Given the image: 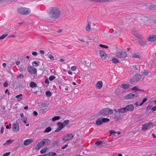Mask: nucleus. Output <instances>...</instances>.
I'll list each match as a JSON object with an SVG mask.
<instances>
[{"instance_id": "42", "label": "nucleus", "mask_w": 156, "mask_h": 156, "mask_svg": "<svg viewBox=\"0 0 156 156\" xmlns=\"http://www.w3.org/2000/svg\"><path fill=\"white\" fill-rule=\"evenodd\" d=\"M45 94L47 96L50 97L52 95V94L49 91H47L45 92Z\"/></svg>"}, {"instance_id": "27", "label": "nucleus", "mask_w": 156, "mask_h": 156, "mask_svg": "<svg viewBox=\"0 0 156 156\" xmlns=\"http://www.w3.org/2000/svg\"><path fill=\"white\" fill-rule=\"evenodd\" d=\"M29 86L30 87L34 88L36 87L37 86V85L34 82L31 81L30 82Z\"/></svg>"}, {"instance_id": "15", "label": "nucleus", "mask_w": 156, "mask_h": 156, "mask_svg": "<svg viewBox=\"0 0 156 156\" xmlns=\"http://www.w3.org/2000/svg\"><path fill=\"white\" fill-rule=\"evenodd\" d=\"M125 109L126 112L127 111H132L133 110L134 108V106L132 104H130L126 105L125 107Z\"/></svg>"}, {"instance_id": "13", "label": "nucleus", "mask_w": 156, "mask_h": 156, "mask_svg": "<svg viewBox=\"0 0 156 156\" xmlns=\"http://www.w3.org/2000/svg\"><path fill=\"white\" fill-rule=\"evenodd\" d=\"M152 124V122H150L143 124L142 127V129L144 131H146L149 128L150 126Z\"/></svg>"}, {"instance_id": "43", "label": "nucleus", "mask_w": 156, "mask_h": 156, "mask_svg": "<svg viewBox=\"0 0 156 156\" xmlns=\"http://www.w3.org/2000/svg\"><path fill=\"white\" fill-rule=\"evenodd\" d=\"M60 117L59 116H55L53 117L52 119V120L53 121L59 119Z\"/></svg>"}, {"instance_id": "16", "label": "nucleus", "mask_w": 156, "mask_h": 156, "mask_svg": "<svg viewBox=\"0 0 156 156\" xmlns=\"http://www.w3.org/2000/svg\"><path fill=\"white\" fill-rule=\"evenodd\" d=\"M138 42L140 45L142 46H144L146 45L147 44V41L144 40H143L142 39L139 40L138 41Z\"/></svg>"}, {"instance_id": "41", "label": "nucleus", "mask_w": 156, "mask_h": 156, "mask_svg": "<svg viewBox=\"0 0 156 156\" xmlns=\"http://www.w3.org/2000/svg\"><path fill=\"white\" fill-rule=\"evenodd\" d=\"M69 120H64L63 123H62L64 126V127L65 126L68 124L69 123Z\"/></svg>"}, {"instance_id": "58", "label": "nucleus", "mask_w": 156, "mask_h": 156, "mask_svg": "<svg viewBox=\"0 0 156 156\" xmlns=\"http://www.w3.org/2000/svg\"><path fill=\"white\" fill-rule=\"evenodd\" d=\"M147 98L146 97L144 98L143 100H142V102L144 103L147 100Z\"/></svg>"}, {"instance_id": "62", "label": "nucleus", "mask_w": 156, "mask_h": 156, "mask_svg": "<svg viewBox=\"0 0 156 156\" xmlns=\"http://www.w3.org/2000/svg\"><path fill=\"white\" fill-rule=\"evenodd\" d=\"M10 154V152H7L3 154V156H9Z\"/></svg>"}, {"instance_id": "6", "label": "nucleus", "mask_w": 156, "mask_h": 156, "mask_svg": "<svg viewBox=\"0 0 156 156\" xmlns=\"http://www.w3.org/2000/svg\"><path fill=\"white\" fill-rule=\"evenodd\" d=\"M141 78L142 76L141 75L136 74L130 79L129 83L130 84H133V83L140 81Z\"/></svg>"}, {"instance_id": "12", "label": "nucleus", "mask_w": 156, "mask_h": 156, "mask_svg": "<svg viewBox=\"0 0 156 156\" xmlns=\"http://www.w3.org/2000/svg\"><path fill=\"white\" fill-rule=\"evenodd\" d=\"M57 126H58V128L55 131V132H57L59 131L62 129L64 127V126L63 125L62 123L61 122H58L57 123Z\"/></svg>"}, {"instance_id": "59", "label": "nucleus", "mask_w": 156, "mask_h": 156, "mask_svg": "<svg viewBox=\"0 0 156 156\" xmlns=\"http://www.w3.org/2000/svg\"><path fill=\"white\" fill-rule=\"evenodd\" d=\"M143 73L145 75H148L149 73L147 72L146 70H144V72H143Z\"/></svg>"}, {"instance_id": "4", "label": "nucleus", "mask_w": 156, "mask_h": 156, "mask_svg": "<svg viewBox=\"0 0 156 156\" xmlns=\"http://www.w3.org/2000/svg\"><path fill=\"white\" fill-rule=\"evenodd\" d=\"M59 87L61 90L63 92L66 93L68 92V90L70 89L71 87L70 84H66L64 83H61V84L59 85Z\"/></svg>"}, {"instance_id": "55", "label": "nucleus", "mask_w": 156, "mask_h": 156, "mask_svg": "<svg viewBox=\"0 0 156 156\" xmlns=\"http://www.w3.org/2000/svg\"><path fill=\"white\" fill-rule=\"evenodd\" d=\"M17 77L20 79H23L24 77V76L23 75L20 74L18 76H17Z\"/></svg>"}, {"instance_id": "56", "label": "nucleus", "mask_w": 156, "mask_h": 156, "mask_svg": "<svg viewBox=\"0 0 156 156\" xmlns=\"http://www.w3.org/2000/svg\"><path fill=\"white\" fill-rule=\"evenodd\" d=\"M76 69V66H73L71 68V69L72 71L75 70Z\"/></svg>"}, {"instance_id": "5", "label": "nucleus", "mask_w": 156, "mask_h": 156, "mask_svg": "<svg viewBox=\"0 0 156 156\" xmlns=\"http://www.w3.org/2000/svg\"><path fill=\"white\" fill-rule=\"evenodd\" d=\"M18 12L23 15H27L30 12V9L27 8H20L17 9Z\"/></svg>"}, {"instance_id": "39", "label": "nucleus", "mask_w": 156, "mask_h": 156, "mask_svg": "<svg viewBox=\"0 0 156 156\" xmlns=\"http://www.w3.org/2000/svg\"><path fill=\"white\" fill-rule=\"evenodd\" d=\"M156 7V6L154 5H149L148 7L149 9L151 10H153L155 9Z\"/></svg>"}, {"instance_id": "35", "label": "nucleus", "mask_w": 156, "mask_h": 156, "mask_svg": "<svg viewBox=\"0 0 156 156\" xmlns=\"http://www.w3.org/2000/svg\"><path fill=\"white\" fill-rule=\"evenodd\" d=\"M131 69L133 71H135L137 70L138 69L137 66L136 65L131 66Z\"/></svg>"}, {"instance_id": "29", "label": "nucleus", "mask_w": 156, "mask_h": 156, "mask_svg": "<svg viewBox=\"0 0 156 156\" xmlns=\"http://www.w3.org/2000/svg\"><path fill=\"white\" fill-rule=\"evenodd\" d=\"M134 36L137 37V38H138L139 39H143V36H142L141 35H140V34H138V33H135L134 34Z\"/></svg>"}, {"instance_id": "11", "label": "nucleus", "mask_w": 156, "mask_h": 156, "mask_svg": "<svg viewBox=\"0 0 156 156\" xmlns=\"http://www.w3.org/2000/svg\"><path fill=\"white\" fill-rule=\"evenodd\" d=\"M28 71L31 74H34V76L37 75L36 69L31 66H28L27 68Z\"/></svg>"}, {"instance_id": "64", "label": "nucleus", "mask_w": 156, "mask_h": 156, "mask_svg": "<svg viewBox=\"0 0 156 156\" xmlns=\"http://www.w3.org/2000/svg\"><path fill=\"white\" fill-rule=\"evenodd\" d=\"M151 110L153 111H156V105L155 106H153L151 108Z\"/></svg>"}, {"instance_id": "37", "label": "nucleus", "mask_w": 156, "mask_h": 156, "mask_svg": "<svg viewBox=\"0 0 156 156\" xmlns=\"http://www.w3.org/2000/svg\"><path fill=\"white\" fill-rule=\"evenodd\" d=\"M89 67H90V68L94 69L96 68V66L95 64L94 63H90V64L89 65Z\"/></svg>"}, {"instance_id": "3", "label": "nucleus", "mask_w": 156, "mask_h": 156, "mask_svg": "<svg viewBox=\"0 0 156 156\" xmlns=\"http://www.w3.org/2000/svg\"><path fill=\"white\" fill-rule=\"evenodd\" d=\"M12 86L13 88L15 89L22 90L23 88V85L18 83L16 80H13L12 82Z\"/></svg>"}, {"instance_id": "31", "label": "nucleus", "mask_w": 156, "mask_h": 156, "mask_svg": "<svg viewBox=\"0 0 156 156\" xmlns=\"http://www.w3.org/2000/svg\"><path fill=\"white\" fill-rule=\"evenodd\" d=\"M112 61L113 63L117 64L119 62V60L116 58H114L112 59Z\"/></svg>"}, {"instance_id": "25", "label": "nucleus", "mask_w": 156, "mask_h": 156, "mask_svg": "<svg viewBox=\"0 0 156 156\" xmlns=\"http://www.w3.org/2000/svg\"><path fill=\"white\" fill-rule=\"evenodd\" d=\"M130 85L129 84L125 83L122 84L121 85V87L124 89H128Z\"/></svg>"}, {"instance_id": "19", "label": "nucleus", "mask_w": 156, "mask_h": 156, "mask_svg": "<svg viewBox=\"0 0 156 156\" xmlns=\"http://www.w3.org/2000/svg\"><path fill=\"white\" fill-rule=\"evenodd\" d=\"M98 114L100 115H103L104 116H105L106 115V112L105 108L101 110Z\"/></svg>"}, {"instance_id": "60", "label": "nucleus", "mask_w": 156, "mask_h": 156, "mask_svg": "<svg viewBox=\"0 0 156 156\" xmlns=\"http://www.w3.org/2000/svg\"><path fill=\"white\" fill-rule=\"evenodd\" d=\"M32 54L33 55L35 56H37L38 54L37 52L35 51H32Z\"/></svg>"}, {"instance_id": "14", "label": "nucleus", "mask_w": 156, "mask_h": 156, "mask_svg": "<svg viewBox=\"0 0 156 156\" xmlns=\"http://www.w3.org/2000/svg\"><path fill=\"white\" fill-rule=\"evenodd\" d=\"M100 56L102 59H105L107 57V54L104 51L102 50H100L99 51Z\"/></svg>"}, {"instance_id": "34", "label": "nucleus", "mask_w": 156, "mask_h": 156, "mask_svg": "<svg viewBox=\"0 0 156 156\" xmlns=\"http://www.w3.org/2000/svg\"><path fill=\"white\" fill-rule=\"evenodd\" d=\"M51 128L50 127H47L44 131V133H48L51 131Z\"/></svg>"}, {"instance_id": "49", "label": "nucleus", "mask_w": 156, "mask_h": 156, "mask_svg": "<svg viewBox=\"0 0 156 156\" xmlns=\"http://www.w3.org/2000/svg\"><path fill=\"white\" fill-rule=\"evenodd\" d=\"M102 143V141H98L95 142V144L97 145H99L101 144Z\"/></svg>"}, {"instance_id": "54", "label": "nucleus", "mask_w": 156, "mask_h": 156, "mask_svg": "<svg viewBox=\"0 0 156 156\" xmlns=\"http://www.w3.org/2000/svg\"><path fill=\"white\" fill-rule=\"evenodd\" d=\"M133 57L136 58H140L139 56L137 54H134L133 55Z\"/></svg>"}, {"instance_id": "8", "label": "nucleus", "mask_w": 156, "mask_h": 156, "mask_svg": "<svg viewBox=\"0 0 156 156\" xmlns=\"http://www.w3.org/2000/svg\"><path fill=\"white\" fill-rule=\"evenodd\" d=\"M115 54L116 56L119 58H125L127 56L126 52L121 50L117 51Z\"/></svg>"}, {"instance_id": "1", "label": "nucleus", "mask_w": 156, "mask_h": 156, "mask_svg": "<svg viewBox=\"0 0 156 156\" xmlns=\"http://www.w3.org/2000/svg\"><path fill=\"white\" fill-rule=\"evenodd\" d=\"M61 12L59 9L56 7H51L48 12L49 18L51 19L58 18L60 16Z\"/></svg>"}, {"instance_id": "53", "label": "nucleus", "mask_w": 156, "mask_h": 156, "mask_svg": "<svg viewBox=\"0 0 156 156\" xmlns=\"http://www.w3.org/2000/svg\"><path fill=\"white\" fill-rule=\"evenodd\" d=\"M132 90H135V91L140 90L137 88V87H133L132 88Z\"/></svg>"}, {"instance_id": "26", "label": "nucleus", "mask_w": 156, "mask_h": 156, "mask_svg": "<svg viewBox=\"0 0 156 156\" xmlns=\"http://www.w3.org/2000/svg\"><path fill=\"white\" fill-rule=\"evenodd\" d=\"M91 22L88 21L87 23V24L86 27V30L87 31H89L90 30V26L91 25Z\"/></svg>"}, {"instance_id": "20", "label": "nucleus", "mask_w": 156, "mask_h": 156, "mask_svg": "<svg viewBox=\"0 0 156 156\" xmlns=\"http://www.w3.org/2000/svg\"><path fill=\"white\" fill-rule=\"evenodd\" d=\"M102 82L101 81H98L96 84V86L97 88L100 89L102 87Z\"/></svg>"}, {"instance_id": "17", "label": "nucleus", "mask_w": 156, "mask_h": 156, "mask_svg": "<svg viewBox=\"0 0 156 156\" xmlns=\"http://www.w3.org/2000/svg\"><path fill=\"white\" fill-rule=\"evenodd\" d=\"M33 140L32 139H28L24 140L23 142V144L25 146H27L32 143Z\"/></svg>"}, {"instance_id": "9", "label": "nucleus", "mask_w": 156, "mask_h": 156, "mask_svg": "<svg viewBox=\"0 0 156 156\" xmlns=\"http://www.w3.org/2000/svg\"><path fill=\"white\" fill-rule=\"evenodd\" d=\"M73 137L74 136L72 134L69 133L63 136L62 138V140L63 141H69L72 139Z\"/></svg>"}, {"instance_id": "57", "label": "nucleus", "mask_w": 156, "mask_h": 156, "mask_svg": "<svg viewBox=\"0 0 156 156\" xmlns=\"http://www.w3.org/2000/svg\"><path fill=\"white\" fill-rule=\"evenodd\" d=\"M3 85L4 87H6L8 86V83L6 81L4 83Z\"/></svg>"}, {"instance_id": "32", "label": "nucleus", "mask_w": 156, "mask_h": 156, "mask_svg": "<svg viewBox=\"0 0 156 156\" xmlns=\"http://www.w3.org/2000/svg\"><path fill=\"white\" fill-rule=\"evenodd\" d=\"M40 62L38 61H34L33 62L32 64L34 66H37L39 65Z\"/></svg>"}, {"instance_id": "40", "label": "nucleus", "mask_w": 156, "mask_h": 156, "mask_svg": "<svg viewBox=\"0 0 156 156\" xmlns=\"http://www.w3.org/2000/svg\"><path fill=\"white\" fill-rule=\"evenodd\" d=\"M47 55H48V58L51 60H54V56L51 54H50L49 53H48Z\"/></svg>"}, {"instance_id": "63", "label": "nucleus", "mask_w": 156, "mask_h": 156, "mask_svg": "<svg viewBox=\"0 0 156 156\" xmlns=\"http://www.w3.org/2000/svg\"><path fill=\"white\" fill-rule=\"evenodd\" d=\"M33 115L35 116H36L37 115V113L36 111H34L33 112Z\"/></svg>"}, {"instance_id": "46", "label": "nucleus", "mask_w": 156, "mask_h": 156, "mask_svg": "<svg viewBox=\"0 0 156 156\" xmlns=\"http://www.w3.org/2000/svg\"><path fill=\"white\" fill-rule=\"evenodd\" d=\"M99 46L100 47H101L104 48L106 49H107L108 48V47L107 46L102 44H99Z\"/></svg>"}, {"instance_id": "36", "label": "nucleus", "mask_w": 156, "mask_h": 156, "mask_svg": "<svg viewBox=\"0 0 156 156\" xmlns=\"http://www.w3.org/2000/svg\"><path fill=\"white\" fill-rule=\"evenodd\" d=\"M47 149L48 148H47V147H46L43 148L40 151V153L41 154H43L47 150Z\"/></svg>"}, {"instance_id": "30", "label": "nucleus", "mask_w": 156, "mask_h": 156, "mask_svg": "<svg viewBox=\"0 0 156 156\" xmlns=\"http://www.w3.org/2000/svg\"><path fill=\"white\" fill-rule=\"evenodd\" d=\"M44 154H46V156H55L56 154L54 152H49Z\"/></svg>"}, {"instance_id": "45", "label": "nucleus", "mask_w": 156, "mask_h": 156, "mask_svg": "<svg viewBox=\"0 0 156 156\" xmlns=\"http://www.w3.org/2000/svg\"><path fill=\"white\" fill-rule=\"evenodd\" d=\"M7 35V34H5L0 36V40L4 39Z\"/></svg>"}, {"instance_id": "2", "label": "nucleus", "mask_w": 156, "mask_h": 156, "mask_svg": "<svg viewBox=\"0 0 156 156\" xmlns=\"http://www.w3.org/2000/svg\"><path fill=\"white\" fill-rule=\"evenodd\" d=\"M51 143V140L48 138L43 139L37 145L36 148L39 149L44 146H47Z\"/></svg>"}, {"instance_id": "22", "label": "nucleus", "mask_w": 156, "mask_h": 156, "mask_svg": "<svg viewBox=\"0 0 156 156\" xmlns=\"http://www.w3.org/2000/svg\"><path fill=\"white\" fill-rule=\"evenodd\" d=\"M114 119H116V120H120L121 119V117L120 116V114H119V112L115 113V115L114 117Z\"/></svg>"}, {"instance_id": "61", "label": "nucleus", "mask_w": 156, "mask_h": 156, "mask_svg": "<svg viewBox=\"0 0 156 156\" xmlns=\"http://www.w3.org/2000/svg\"><path fill=\"white\" fill-rule=\"evenodd\" d=\"M27 118H24V119H21V120L22 121V122L24 123V124H26V120Z\"/></svg>"}, {"instance_id": "33", "label": "nucleus", "mask_w": 156, "mask_h": 156, "mask_svg": "<svg viewBox=\"0 0 156 156\" xmlns=\"http://www.w3.org/2000/svg\"><path fill=\"white\" fill-rule=\"evenodd\" d=\"M12 140H7L5 143H4L3 145L4 146L9 144H12Z\"/></svg>"}, {"instance_id": "28", "label": "nucleus", "mask_w": 156, "mask_h": 156, "mask_svg": "<svg viewBox=\"0 0 156 156\" xmlns=\"http://www.w3.org/2000/svg\"><path fill=\"white\" fill-rule=\"evenodd\" d=\"M102 121L101 119L100 118H98L95 122V124L96 125L98 126L102 124Z\"/></svg>"}, {"instance_id": "50", "label": "nucleus", "mask_w": 156, "mask_h": 156, "mask_svg": "<svg viewBox=\"0 0 156 156\" xmlns=\"http://www.w3.org/2000/svg\"><path fill=\"white\" fill-rule=\"evenodd\" d=\"M110 135H111L112 134H115L116 133V132L113 130H109Z\"/></svg>"}, {"instance_id": "44", "label": "nucleus", "mask_w": 156, "mask_h": 156, "mask_svg": "<svg viewBox=\"0 0 156 156\" xmlns=\"http://www.w3.org/2000/svg\"><path fill=\"white\" fill-rule=\"evenodd\" d=\"M41 108H43L47 107V105L46 103H42L41 105Z\"/></svg>"}, {"instance_id": "51", "label": "nucleus", "mask_w": 156, "mask_h": 156, "mask_svg": "<svg viewBox=\"0 0 156 156\" xmlns=\"http://www.w3.org/2000/svg\"><path fill=\"white\" fill-rule=\"evenodd\" d=\"M22 96H23V95L22 94H20L16 95V98L18 99L20 98V100H21L22 99V98H20V97H21Z\"/></svg>"}, {"instance_id": "38", "label": "nucleus", "mask_w": 156, "mask_h": 156, "mask_svg": "<svg viewBox=\"0 0 156 156\" xmlns=\"http://www.w3.org/2000/svg\"><path fill=\"white\" fill-rule=\"evenodd\" d=\"M102 123H105L106 122H108L109 121V119L103 118L102 119H101Z\"/></svg>"}, {"instance_id": "18", "label": "nucleus", "mask_w": 156, "mask_h": 156, "mask_svg": "<svg viewBox=\"0 0 156 156\" xmlns=\"http://www.w3.org/2000/svg\"><path fill=\"white\" fill-rule=\"evenodd\" d=\"M148 40L150 41H154L156 40V35H150L148 38Z\"/></svg>"}, {"instance_id": "10", "label": "nucleus", "mask_w": 156, "mask_h": 156, "mask_svg": "<svg viewBox=\"0 0 156 156\" xmlns=\"http://www.w3.org/2000/svg\"><path fill=\"white\" fill-rule=\"evenodd\" d=\"M19 123L17 122H15L12 125V131L15 133H17L19 131Z\"/></svg>"}, {"instance_id": "48", "label": "nucleus", "mask_w": 156, "mask_h": 156, "mask_svg": "<svg viewBox=\"0 0 156 156\" xmlns=\"http://www.w3.org/2000/svg\"><path fill=\"white\" fill-rule=\"evenodd\" d=\"M84 64L87 66H89V65L90 64V62L88 61H84Z\"/></svg>"}, {"instance_id": "52", "label": "nucleus", "mask_w": 156, "mask_h": 156, "mask_svg": "<svg viewBox=\"0 0 156 156\" xmlns=\"http://www.w3.org/2000/svg\"><path fill=\"white\" fill-rule=\"evenodd\" d=\"M52 144H53V146H58L59 145V143L58 141H55L53 142Z\"/></svg>"}, {"instance_id": "21", "label": "nucleus", "mask_w": 156, "mask_h": 156, "mask_svg": "<svg viewBox=\"0 0 156 156\" xmlns=\"http://www.w3.org/2000/svg\"><path fill=\"white\" fill-rule=\"evenodd\" d=\"M105 110L106 115L112 114L113 113V111L111 109L108 108H106Z\"/></svg>"}, {"instance_id": "24", "label": "nucleus", "mask_w": 156, "mask_h": 156, "mask_svg": "<svg viewBox=\"0 0 156 156\" xmlns=\"http://www.w3.org/2000/svg\"><path fill=\"white\" fill-rule=\"evenodd\" d=\"M19 70L21 72L24 71L26 70V67L24 65H22L19 67Z\"/></svg>"}, {"instance_id": "23", "label": "nucleus", "mask_w": 156, "mask_h": 156, "mask_svg": "<svg viewBox=\"0 0 156 156\" xmlns=\"http://www.w3.org/2000/svg\"><path fill=\"white\" fill-rule=\"evenodd\" d=\"M118 111L119 112V114H120V113H123L126 112L125 107L119 109L118 108Z\"/></svg>"}, {"instance_id": "7", "label": "nucleus", "mask_w": 156, "mask_h": 156, "mask_svg": "<svg viewBox=\"0 0 156 156\" xmlns=\"http://www.w3.org/2000/svg\"><path fill=\"white\" fill-rule=\"evenodd\" d=\"M138 96V95L136 93L133 94V93H130L125 96L124 98L125 100L132 99L135 98Z\"/></svg>"}, {"instance_id": "47", "label": "nucleus", "mask_w": 156, "mask_h": 156, "mask_svg": "<svg viewBox=\"0 0 156 156\" xmlns=\"http://www.w3.org/2000/svg\"><path fill=\"white\" fill-rule=\"evenodd\" d=\"M55 78V76L51 75L49 77V79L50 81H52Z\"/></svg>"}]
</instances>
